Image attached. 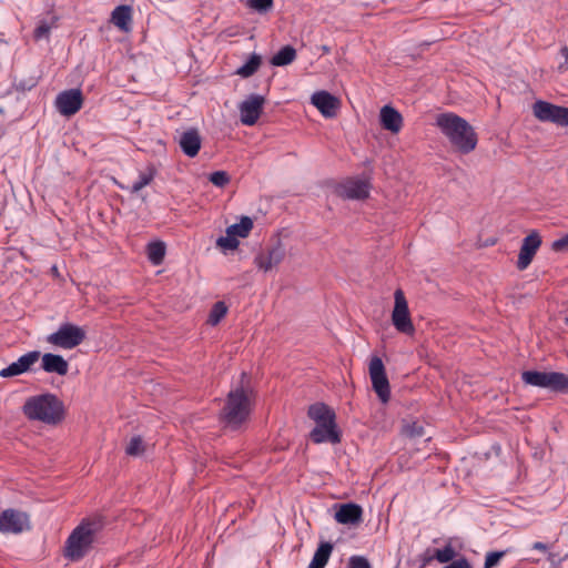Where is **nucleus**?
<instances>
[{"mask_svg": "<svg viewBox=\"0 0 568 568\" xmlns=\"http://www.w3.org/2000/svg\"><path fill=\"white\" fill-rule=\"evenodd\" d=\"M436 125L452 146L462 154H468L476 149L477 133L462 116L452 112L440 113L436 118Z\"/></svg>", "mask_w": 568, "mask_h": 568, "instance_id": "nucleus-1", "label": "nucleus"}, {"mask_svg": "<svg viewBox=\"0 0 568 568\" xmlns=\"http://www.w3.org/2000/svg\"><path fill=\"white\" fill-rule=\"evenodd\" d=\"M22 413L29 420L41 422L49 426L60 424L65 417L63 402L51 393L27 398L22 406Z\"/></svg>", "mask_w": 568, "mask_h": 568, "instance_id": "nucleus-2", "label": "nucleus"}, {"mask_svg": "<svg viewBox=\"0 0 568 568\" xmlns=\"http://www.w3.org/2000/svg\"><path fill=\"white\" fill-rule=\"evenodd\" d=\"M245 379H247V375L242 373L240 386L229 392L224 407L221 410V419L232 428H236L246 422L252 410L253 389L248 384L245 385Z\"/></svg>", "mask_w": 568, "mask_h": 568, "instance_id": "nucleus-3", "label": "nucleus"}, {"mask_svg": "<svg viewBox=\"0 0 568 568\" xmlns=\"http://www.w3.org/2000/svg\"><path fill=\"white\" fill-rule=\"evenodd\" d=\"M307 416L315 422L310 439L315 444L341 443V432L336 424L335 412L324 403H315L308 407Z\"/></svg>", "mask_w": 568, "mask_h": 568, "instance_id": "nucleus-4", "label": "nucleus"}, {"mask_svg": "<svg viewBox=\"0 0 568 568\" xmlns=\"http://www.w3.org/2000/svg\"><path fill=\"white\" fill-rule=\"evenodd\" d=\"M98 530L95 523H82L69 536L65 541L64 556L78 561L82 559L91 549Z\"/></svg>", "mask_w": 568, "mask_h": 568, "instance_id": "nucleus-5", "label": "nucleus"}, {"mask_svg": "<svg viewBox=\"0 0 568 568\" xmlns=\"http://www.w3.org/2000/svg\"><path fill=\"white\" fill-rule=\"evenodd\" d=\"M525 384L558 393H568V375L559 372L525 371L521 374Z\"/></svg>", "mask_w": 568, "mask_h": 568, "instance_id": "nucleus-6", "label": "nucleus"}, {"mask_svg": "<svg viewBox=\"0 0 568 568\" xmlns=\"http://www.w3.org/2000/svg\"><path fill=\"white\" fill-rule=\"evenodd\" d=\"M87 338L85 331L72 323H63L58 331L48 335L47 342L63 349H72Z\"/></svg>", "mask_w": 568, "mask_h": 568, "instance_id": "nucleus-7", "label": "nucleus"}, {"mask_svg": "<svg viewBox=\"0 0 568 568\" xmlns=\"http://www.w3.org/2000/svg\"><path fill=\"white\" fill-rule=\"evenodd\" d=\"M394 300V308L392 312V323L394 327L399 333L413 335L415 327L410 318L407 300L400 288L395 291Z\"/></svg>", "mask_w": 568, "mask_h": 568, "instance_id": "nucleus-8", "label": "nucleus"}, {"mask_svg": "<svg viewBox=\"0 0 568 568\" xmlns=\"http://www.w3.org/2000/svg\"><path fill=\"white\" fill-rule=\"evenodd\" d=\"M534 115L541 122L568 126V108L556 105L547 101L537 100L532 104Z\"/></svg>", "mask_w": 568, "mask_h": 568, "instance_id": "nucleus-9", "label": "nucleus"}, {"mask_svg": "<svg viewBox=\"0 0 568 568\" xmlns=\"http://www.w3.org/2000/svg\"><path fill=\"white\" fill-rule=\"evenodd\" d=\"M368 369L373 389L382 403H387L390 398V386L382 358L373 356Z\"/></svg>", "mask_w": 568, "mask_h": 568, "instance_id": "nucleus-10", "label": "nucleus"}, {"mask_svg": "<svg viewBox=\"0 0 568 568\" xmlns=\"http://www.w3.org/2000/svg\"><path fill=\"white\" fill-rule=\"evenodd\" d=\"M371 183L366 179H348L336 186V194L345 200H365L369 196Z\"/></svg>", "mask_w": 568, "mask_h": 568, "instance_id": "nucleus-11", "label": "nucleus"}, {"mask_svg": "<svg viewBox=\"0 0 568 568\" xmlns=\"http://www.w3.org/2000/svg\"><path fill=\"white\" fill-rule=\"evenodd\" d=\"M29 528V516L26 513L10 508L0 514V531L3 534H20Z\"/></svg>", "mask_w": 568, "mask_h": 568, "instance_id": "nucleus-12", "label": "nucleus"}, {"mask_svg": "<svg viewBox=\"0 0 568 568\" xmlns=\"http://www.w3.org/2000/svg\"><path fill=\"white\" fill-rule=\"evenodd\" d=\"M54 104L62 115L71 116L82 108V92L80 89L64 90L57 95Z\"/></svg>", "mask_w": 568, "mask_h": 568, "instance_id": "nucleus-13", "label": "nucleus"}, {"mask_svg": "<svg viewBox=\"0 0 568 568\" xmlns=\"http://www.w3.org/2000/svg\"><path fill=\"white\" fill-rule=\"evenodd\" d=\"M265 98L260 94H251L240 106L241 122L245 125H254L262 114Z\"/></svg>", "mask_w": 568, "mask_h": 568, "instance_id": "nucleus-14", "label": "nucleus"}, {"mask_svg": "<svg viewBox=\"0 0 568 568\" xmlns=\"http://www.w3.org/2000/svg\"><path fill=\"white\" fill-rule=\"evenodd\" d=\"M541 243V236L537 231H531L523 240L517 260V268L519 271H524L530 265Z\"/></svg>", "mask_w": 568, "mask_h": 568, "instance_id": "nucleus-15", "label": "nucleus"}, {"mask_svg": "<svg viewBox=\"0 0 568 568\" xmlns=\"http://www.w3.org/2000/svg\"><path fill=\"white\" fill-rule=\"evenodd\" d=\"M284 256L285 247L281 241L277 240L273 246L268 247L264 252L258 253L254 257V263L263 272H268L273 267L277 266L284 260Z\"/></svg>", "mask_w": 568, "mask_h": 568, "instance_id": "nucleus-16", "label": "nucleus"}, {"mask_svg": "<svg viewBox=\"0 0 568 568\" xmlns=\"http://www.w3.org/2000/svg\"><path fill=\"white\" fill-rule=\"evenodd\" d=\"M311 101L325 118H334L339 108V100L326 91L315 92Z\"/></svg>", "mask_w": 568, "mask_h": 568, "instance_id": "nucleus-17", "label": "nucleus"}, {"mask_svg": "<svg viewBox=\"0 0 568 568\" xmlns=\"http://www.w3.org/2000/svg\"><path fill=\"white\" fill-rule=\"evenodd\" d=\"M202 139L199 130L191 128L183 132L179 139V145L182 152L189 158H194L199 154L201 149Z\"/></svg>", "mask_w": 568, "mask_h": 568, "instance_id": "nucleus-18", "label": "nucleus"}, {"mask_svg": "<svg viewBox=\"0 0 568 568\" xmlns=\"http://www.w3.org/2000/svg\"><path fill=\"white\" fill-rule=\"evenodd\" d=\"M335 520L343 525H355L362 521L363 509L354 503L343 504L335 513Z\"/></svg>", "mask_w": 568, "mask_h": 568, "instance_id": "nucleus-19", "label": "nucleus"}, {"mask_svg": "<svg viewBox=\"0 0 568 568\" xmlns=\"http://www.w3.org/2000/svg\"><path fill=\"white\" fill-rule=\"evenodd\" d=\"M379 121L383 129L392 133H398L403 126L402 114L390 105H384L379 112Z\"/></svg>", "mask_w": 568, "mask_h": 568, "instance_id": "nucleus-20", "label": "nucleus"}, {"mask_svg": "<svg viewBox=\"0 0 568 568\" xmlns=\"http://www.w3.org/2000/svg\"><path fill=\"white\" fill-rule=\"evenodd\" d=\"M41 366L47 373H57L61 376L67 375L69 371L68 362L61 355L52 353H47L42 356Z\"/></svg>", "mask_w": 568, "mask_h": 568, "instance_id": "nucleus-21", "label": "nucleus"}, {"mask_svg": "<svg viewBox=\"0 0 568 568\" xmlns=\"http://www.w3.org/2000/svg\"><path fill=\"white\" fill-rule=\"evenodd\" d=\"M111 20L120 30L129 31L132 21V9L129 6H118L111 16Z\"/></svg>", "mask_w": 568, "mask_h": 568, "instance_id": "nucleus-22", "label": "nucleus"}, {"mask_svg": "<svg viewBox=\"0 0 568 568\" xmlns=\"http://www.w3.org/2000/svg\"><path fill=\"white\" fill-rule=\"evenodd\" d=\"M333 551V545L331 542H321L317 547L308 568H324Z\"/></svg>", "mask_w": 568, "mask_h": 568, "instance_id": "nucleus-23", "label": "nucleus"}, {"mask_svg": "<svg viewBox=\"0 0 568 568\" xmlns=\"http://www.w3.org/2000/svg\"><path fill=\"white\" fill-rule=\"evenodd\" d=\"M296 58V50L292 45L283 47L271 59V64L275 67H284L292 63Z\"/></svg>", "mask_w": 568, "mask_h": 568, "instance_id": "nucleus-24", "label": "nucleus"}, {"mask_svg": "<svg viewBox=\"0 0 568 568\" xmlns=\"http://www.w3.org/2000/svg\"><path fill=\"white\" fill-rule=\"evenodd\" d=\"M165 244L162 241H154L148 244V258L153 265H160L165 256Z\"/></svg>", "mask_w": 568, "mask_h": 568, "instance_id": "nucleus-25", "label": "nucleus"}, {"mask_svg": "<svg viewBox=\"0 0 568 568\" xmlns=\"http://www.w3.org/2000/svg\"><path fill=\"white\" fill-rule=\"evenodd\" d=\"M253 229V221L248 216H242L239 223L232 224L226 229V233L233 236L246 237Z\"/></svg>", "mask_w": 568, "mask_h": 568, "instance_id": "nucleus-26", "label": "nucleus"}, {"mask_svg": "<svg viewBox=\"0 0 568 568\" xmlns=\"http://www.w3.org/2000/svg\"><path fill=\"white\" fill-rule=\"evenodd\" d=\"M57 18L52 17L51 21L41 20L33 31L34 40L39 41L42 39L49 40L50 32L57 27Z\"/></svg>", "mask_w": 568, "mask_h": 568, "instance_id": "nucleus-27", "label": "nucleus"}, {"mask_svg": "<svg viewBox=\"0 0 568 568\" xmlns=\"http://www.w3.org/2000/svg\"><path fill=\"white\" fill-rule=\"evenodd\" d=\"M261 62V57L254 53L250 57L245 64L237 69L236 73L243 78H248L257 71Z\"/></svg>", "mask_w": 568, "mask_h": 568, "instance_id": "nucleus-28", "label": "nucleus"}, {"mask_svg": "<svg viewBox=\"0 0 568 568\" xmlns=\"http://www.w3.org/2000/svg\"><path fill=\"white\" fill-rule=\"evenodd\" d=\"M226 313L227 306L224 302L219 301L214 303L210 311L207 323L212 326L217 325L221 322V320L226 315Z\"/></svg>", "mask_w": 568, "mask_h": 568, "instance_id": "nucleus-29", "label": "nucleus"}, {"mask_svg": "<svg viewBox=\"0 0 568 568\" xmlns=\"http://www.w3.org/2000/svg\"><path fill=\"white\" fill-rule=\"evenodd\" d=\"M154 175H155V170H154V168L150 166L148 169V172L141 173L139 175V179L132 184L131 192L132 193L140 192L143 187H145L153 181Z\"/></svg>", "mask_w": 568, "mask_h": 568, "instance_id": "nucleus-30", "label": "nucleus"}, {"mask_svg": "<svg viewBox=\"0 0 568 568\" xmlns=\"http://www.w3.org/2000/svg\"><path fill=\"white\" fill-rule=\"evenodd\" d=\"M39 357H40V352L33 351V352H29V353L20 356L16 363L21 368V371L23 373H26L31 368V366L36 362H38Z\"/></svg>", "mask_w": 568, "mask_h": 568, "instance_id": "nucleus-31", "label": "nucleus"}, {"mask_svg": "<svg viewBox=\"0 0 568 568\" xmlns=\"http://www.w3.org/2000/svg\"><path fill=\"white\" fill-rule=\"evenodd\" d=\"M403 434L409 438L422 437L425 434L423 425L417 422L407 423L403 426Z\"/></svg>", "mask_w": 568, "mask_h": 568, "instance_id": "nucleus-32", "label": "nucleus"}, {"mask_svg": "<svg viewBox=\"0 0 568 568\" xmlns=\"http://www.w3.org/2000/svg\"><path fill=\"white\" fill-rule=\"evenodd\" d=\"M434 556L439 562L446 564L454 559V557L456 556V551L453 548V546L448 544L443 549H436L434 551Z\"/></svg>", "mask_w": 568, "mask_h": 568, "instance_id": "nucleus-33", "label": "nucleus"}, {"mask_svg": "<svg viewBox=\"0 0 568 568\" xmlns=\"http://www.w3.org/2000/svg\"><path fill=\"white\" fill-rule=\"evenodd\" d=\"M240 242L239 240L233 236L232 234H227L225 236H220L217 240H216V245L222 248V250H235L237 248Z\"/></svg>", "mask_w": 568, "mask_h": 568, "instance_id": "nucleus-34", "label": "nucleus"}, {"mask_svg": "<svg viewBox=\"0 0 568 568\" xmlns=\"http://www.w3.org/2000/svg\"><path fill=\"white\" fill-rule=\"evenodd\" d=\"M273 2L274 0H247L246 4L260 13H266L272 9Z\"/></svg>", "mask_w": 568, "mask_h": 568, "instance_id": "nucleus-35", "label": "nucleus"}, {"mask_svg": "<svg viewBox=\"0 0 568 568\" xmlns=\"http://www.w3.org/2000/svg\"><path fill=\"white\" fill-rule=\"evenodd\" d=\"M143 450V440L140 436L132 437L125 449L126 454L130 456H138L142 454Z\"/></svg>", "mask_w": 568, "mask_h": 568, "instance_id": "nucleus-36", "label": "nucleus"}, {"mask_svg": "<svg viewBox=\"0 0 568 568\" xmlns=\"http://www.w3.org/2000/svg\"><path fill=\"white\" fill-rule=\"evenodd\" d=\"M209 181L217 187H224L230 182V175L225 171H215L210 174Z\"/></svg>", "mask_w": 568, "mask_h": 568, "instance_id": "nucleus-37", "label": "nucleus"}, {"mask_svg": "<svg viewBox=\"0 0 568 568\" xmlns=\"http://www.w3.org/2000/svg\"><path fill=\"white\" fill-rule=\"evenodd\" d=\"M506 555V551H491L486 555L484 568L495 567L499 560Z\"/></svg>", "mask_w": 568, "mask_h": 568, "instance_id": "nucleus-38", "label": "nucleus"}, {"mask_svg": "<svg viewBox=\"0 0 568 568\" xmlns=\"http://www.w3.org/2000/svg\"><path fill=\"white\" fill-rule=\"evenodd\" d=\"M21 374H23V372L16 362L11 363L9 366L0 371V376L3 378L13 377Z\"/></svg>", "mask_w": 568, "mask_h": 568, "instance_id": "nucleus-39", "label": "nucleus"}, {"mask_svg": "<svg viewBox=\"0 0 568 568\" xmlns=\"http://www.w3.org/2000/svg\"><path fill=\"white\" fill-rule=\"evenodd\" d=\"M348 568H372V566L365 557L352 556L348 560Z\"/></svg>", "mask_w": 568, "mask_h": 568, "instance_id": "nucleus-40", "label": "nucleus"}, {"mask_svg": "<svg viewBox=\"0 0 568 568\" xmlns=\"http://www.w3.org/2000/svg\"><path fill=\"white\" fill-rule=\"evenodd\" d=\"M551 248L555 252L568 251V233L562 237L556 240L551 244Z\"/></svg>", "mask_w": 568, "mask_h": 568, "instance_id": "nucleus-41", "label": "nucleus"}, {"mask_svg": "<svg viewBox=\"0 0 568 568\" xmlns=\"http://www.w3.org/2000/svg\"><path fill=\"white\" fill-rule=\"evenodd\" d=\"M433 559H436L434 552L427 549L425 552L419 555L420 568H425Z\"/></svg>", "mask_w": 568, "mask_h": 568, "instance_id": "nucleus-42", "label": "nucleus"}, {"mask_svg": "<svg viewBox=\"0 0 568 568\" xmlns=\"http://www.w3.org/2000/svg\"><path fill=\"white\" fill-rule=\"evenodd\" d=\"M443 568H471V566L466 558H460Z\"/></svg>", "mask_w": 568, "mask_h": 568, "instance_id": "nucleus-43", "label": "nucleus"}, {"mask_svg": "<svg viewBox=\"0 0 568 568\" xmlns=\"http://www.w3.org/2000/svg\"><path fill=\"white\" fill-rule=\"evenodd\" d=\"M547 560L554 565V566H557L560 564V561L562 560L561 558H559V556L555 552H548V556H547Z\"/></svg>", "mask_w": 568, "mask_h": 568, "instance_id": "nucleus-44", "label": "nucleus"}, {"mask_svg": "<svg viewBox=\"0 0 568 568\" xmlns=\"http://www.w3.org/2000/svg\"><path fill=\"white\" fill-rule=\"evenodd\" d=\"M532 549L547 552L548 551V545L541 541H536L532 544Z\"/></svg>", "mask_w": 568, "mask_h": 568, "instance_id": "nucleus-45", "label": "nucleus"}, {"mask_svg": "<svg viewBox=\"0 0 568 568\" xmlns=\"http://www.w3.org/2000/svg\"><path fill=\"white\" fill-rule=\"evenodd\" d=\"M560 53L561 55L565 58V64L566 67H568V48L567 47H562L560 49Z\"/></svg>", "mask_w": 568, "mask_h": 568, "instance_id": "nucleus-46", "label": "nucleus"}, {"mask_svg": "<svg viewBox=\"0 0 568 568\" xmlns=\"http://www.w3.org/2000/svg\"><path fill=\"white\" fill-rule=\"evenodd\" d=\"M321 50H322V52H323V53H325V54L331 52V48H329L328 45H326V44L322 45V47H321Z\"/></svg>", "mask_w": 568, "mask_h": 568, "instance_id": "nucleus-47", "label": "nucleus"}, {"mask_svg": "<svg viewBox=\"0 0 568 568\" xmlns=\"http://www.w3.org/2000/svg\"><path fill=\"white\" fill-rule=\"evenodd\" d=\"M565 323L568 325V315L565 317Z\"/></svg>", "mask_w": 568, "mask_h": 568, "instance_id": "nucleus-48", "label": "nucleus"}, {"mask_svg": "<svg viewBox=\"0 0 568 568\" xmlns=\"http://www.w3.org/2000/svg\"><path fill=\"white\" fill-rule=\"evenodd\" d=\"M2 112H3V110H2V109H0V114H1Z\"/></svg>", "mask_w": 568, "mask_h": 568, "instance_id": "nucleus-49", "label": "nucleus"}]
</instances>
